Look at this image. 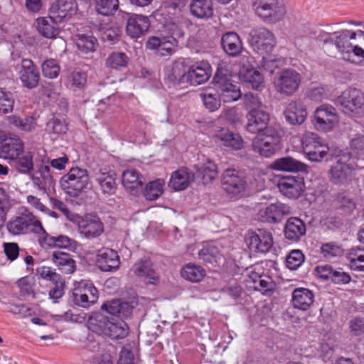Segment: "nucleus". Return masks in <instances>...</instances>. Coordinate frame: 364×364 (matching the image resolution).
Instances as JSON below:
<instances>
[{"label": "nucleus", "instance_id": "nucleus-42", "mask_svg": "<svg viewBox=\"0 0 364 364\" xmlns=\"http://www.w3.org/2000/svg\"><path fill=\"white\" fill-rule=\"evenodd\" d=\"M58 23L51 18L50 13H49L48 17H41L37 19V29L46 38H55L58 35V28L55 26V24Z\"/></svg>", "mask_w": 364, "mask_h": 364}, {"label": "nucleus", "instance_id": "nucleus-59", "mask_svg": "<svg viewBox=\"0 0 364 364\" xmlns=\"http://www.w3.org/2000/svg\"><path fill=\"white\" fill-rule=\"evenodd\" d=\"M96 9L102 15H111L119 9V0H97Z\"/></svg>", "mask_w": 364, "mask_h": 364}, {"label": "nucleus", "instance_id": "nucleus-52", "mask_svg": "<svg viewBox=\"0 0 364 364\" xmlns=\"http://www.w3.org/2000/svg\"><path fill=\"white\" fill-rule=\"evenodd\" d=\"M9 122L11 124L24 132H32L36 127V119L33 117L21 118L13 115L9 117Z\"/></svg>", "mask_w": 364, "mask_h": 364}, {"label": "nucleus", "instance_id": "nucleus-29", "mask_svg": "<svg viewBox=\"0 0 364 364\" xmlns=\"http://www.w3.org/2000/svg\"><path fill=\"white\" fill-rule=\"evenodd\" d=\"M247 118L248 122L246 125V129L250 133L258 134L270 127L268 126L269 121V114L264 109L255 112V113L247 114Z\"/></svg>", "mask_w": 364, "mask_h": 364}, {"label": "nucleus", "instance_id": "nucleus-56", "mask_svg": "<svg viewBox=\"0 0 364 364\" xmlns=\"http://www.w3.org/2000/svg\"><path fill=\"white\" fill-rule=\"evenodd\" d=\"M244 106L248 114L255 113V112L263 109L264 105L257 95L248 92L243 96Z\"/></svg>", "mask_w": 364, "mask_h": 364}, {"label": "nucleus", "instance_id": "nucleus-26", "mask_svg": "<svg viewBox=\"0 0 364 364\" xmlns=\"http://www.w3.org/2000/svg\"><path fill=\"white\" fill-rule=\"evenodd\" d=\"M149 26L147 16L132 14L127 22L126 33L132 38H139L147 32Z\"/></svg>", "mask_w": 364, "mask_h": 364}, {"label": "nucleus", "instance_id": "nucleus-17", "mask_svg": "<svg viewBox=\"0 0 364 364\" xmlns=\"http://www.w3.org/2000/svg\"><path fill=\"white\" fill-rule=\"evenodd\" d=\"M77 10V5L75 0H56L51 5L49 13L56 23H61L75 14Z\"/></svg>", "mask_w": 364, "mask_h": 364}, {"label": "nucleus", "instance_id": "nucleus-50", "mask_svg": "<svg viewBox=\"0 0 364 364\" xmlns=\"http://www.w3.org/2000/svg\"><path fill=\"white\" fill-rule=\"evenodd\" d=\"M198 257L208 263L216 262L221 255L219 248L213 244H207L199 251Z\"/></svg>", "mask_w": 364, "mask_h": 364}, {"label": "nucleus", "instance_id": "nucleus-19", "mask_svg": "<svg viewBox=\"0 0 364 364\" xmlns=\"http://www.w3.org/2000/svg\"><path fill=\"white\" fill-rule=\"evenodd\" d=\"M177 46L178 41L172 36H151L148 39L146 44L147 49L157 50L162 56L171 55Z\"/></svg>", "mask_w": 364, "mask_h": 364}, {"label": "nucleus", "instance_id": "nucleus-30", "mask_svg": "<svg viewBox=\"0 0 364 364\" xmlns=\"http://www.w3.org/2000/svg\"><path fill=\"white\" fill-rule=\"evenodd\" d=\"M284 114L286 120L292 125L301 124L307 116L305 106L301 102L296 101L288 104Z\"/></svg>", "mask_w": 364, "mask_h": 364}, {"label": "nucleus", "instance_id": "nucleus-38", "mask_svg": "<svg viewBox=\"0 0 364 364\" xmlns=\"http://www.w3.org/2000/svg\"><path fill=\"white\" fill-rule=\"evenodd\" d=\"M191 14L198 19H208L213 14L212 0H193L190 4Z\"/></svg>", "mask_w": 364, "mask_h": 364}, {"label": "nucleus", "instance_id": "nucleus-25", "mask_svg": "<svg viewBox=\"0 0 364 364\" xmlns=\"http://www.w3.org/2000/svg\"><path fill=\"white\" fill-rule=\"evenodd\" d=\"M213 139L219 145L229 147L232 149L240 150L243 147L242 137L226 128H220L215 130Z\"/></svg>", "mask_w": 364, "mask_h": 364}, {"label": "nucleus", "instance_id": "nucleus-28", "mask_svg": "<svg viewBox=\"0 0 364 364\" xmlns=\"http://www.w3.org/2000/svg\"><path fill=\"white\" fill-rule=\"evenodd\" d=\"M306 224L299 218L291 217L287 220L284 230V237L287 240L298 242L306 235Z\"/></svg>", "mask_w": 364, "mask_h": 364}, {"label": "nucleus", "instance_id": "nucleus-5", "mask_svg": "<svg viewBox=\"0 0 364 364\" xmlns=\"http://www.w3.org/2000/svg\"><path fill=\"white\" fill-rule=\"evenodd\" d=\"M350 154L346 153L339 156L328 172L330 181L338 186L348 184L353 178V167L349 163Z\"/></svg>", "mask_w": 364, "mask_h": 364}, {"label": "nucleus", "instance_id": "nucleus-16", "mask_svg": "<svg viewBox=\"0 0 364 364\" xmlns=\"http://www.w3.org/2000/svg\"><path fill=\"white\" fill-rule=\"evenodd\" d=\"M78 230L83 237L93 239L104 232V225L98 216L86 215L79 220Z\"/></svg>", "mask_w": 364, "mask_h": 364}, {"label": "nucleus", "instance_id": "nucleus-14", "mask_svg": "<svg viewBox=\"0 0 364 364\" xmlns=\"http://www.w3.org/2000/svg\"><path fill=\"white\" fill-rule=\"evenodd\" d=\"M131 271L137 278L147 284H156L159 280L151 260L147 257L138 259L134 264Z\"/></svg>", "mask_w": 364, "mask_h": 364}, {"label": "nucleus", "instance_id": "nucleus-12", "mask_svg": "<svg viewBox=\"0 0 364 364\" xmlns=\"http://www.w3.org/2000/svg\"><path fill=\"white\" fill-rule=\"evenodd\" d=\"M334 36L335 40L333 44L341 54L342 58L345 60L355 62V59L353 58V50H354L356 31L342 30L338 32H335Z\"/></svg>", "mask_w": 364, "mask_h": 364}, {"label": "nucleus", "instance_id": "nucleus-23", "mask_svg": "<svg viewBox=\"0 0 364 364\" xmlns=\"http://www.w3.org/2000/svg\"><path fill=\"white\" fill-rule=\"evenodd\" d=\"M24 144L18 137H10L0 142V157L7 160H16L23 154Z\"/></svg>", "mask_w": 364, "mask_h": 364}, {"label": "nucleus", "instance_id": "nucleus-57", "mask_svg": "<svg viewBox=\"0 0 364 364\" xmlns=\"http://www.w3.org/2000/svg\"><path fill=\"white\" fill-rule=\"evenodd\" d=\"M46 130L49 133L60 134L66 133L68 127L63 117L53 115L46 123Z\"/></svg>", "mask_w": 364, "mask_h": 364}, {"label": "nucleus", "instance_id": "nucleus-32", "mask_svg": "<svg viewBox=\"0 0 364 364\" xmlns=\"http://www.w3.org/2000/svg\"><path fill=\"white\" fill-rule=\"evenodd\" d=\"M142 176L139 172L134 169H127L122 175V184L126 189L132 195L138 194L143 186Z\"/></svg>", "mask_w": 364, "mask_h": 364}, {"label": "nucleus", "instance_id": "nucleus-47", "mask_svg": "<svg viewBox=\"0 0 364 364\" xmlns=\"http://www.w3.org/2000/svg\"><path fill=\"white\" fill-rule=\"evenodd\" d=\"M240 77L247 85L252 89H259L263 84V77L259 72L252 69L240 71Z\"/></svg>", "mask_w": 364, "mask_h": 364}, {"label": "nucleus", "instance_id": "nucleus-54", "mask_svg": "<svg viewBox=\"0 0 364 364\" xmlns=\"http://www.w3.org/2000/svg\"><path fill=\"white\" fill-rule=\"evenodd\" d=\"M322 256L326 259L341 257L343 254V250L341 245L335 242L323 243L320 248Z\"/></svg>", "mask_w": 364, "mask_h": 364}, {"label": "nucleus", "instance_id": "nucleus-9", "mask_svg": "<svg viewBox=\"0 0 364 364\" xmlns=\"http://www.w3.org/2000/svg\"><path fill=\"white\" fill-rule=\"evenodd\" d=\"M222 188L228 194L237 196L245 191L247 181L244 173L235 168H227L222 174Z\"/></svg>", "mask_w": 364, "mask_h": 364}, {"label": "nucleus", "instance_id": "nucleus-53", "mask_svg": "<svg viewBox=\"0 0 364 364\" xmlns=\"http://www.w3.org/2000/svg\"><path fill=\"white\" fill-rule=\"evenodd\" d=\"M164 181L161 179H157L149 182L145 187L144 195L146 199L154 200L163 193V186Z\"/></svg>", "mask_w": 364, "mask_h": 364}, {"label": "nucleus", "instance_id": "nucleus-49", "mask_svg": "<svg viewBox=\"0 0 364 364\" xmlns=\"http://www.w3.org/2000/svg\"><path fill=\"white\" fill-rule=\"evenodd\" d=\"M97 45V40L92 36L80 34L77 36L76 46L83 53H93Z\"/></svg>", "mask_w": 364, "mask_h": 364}, {"label": "nucleus", "instance_id": "nucleus-63", "mask_svg": "<svg viewBox=\"0 0 364 364\" xmlns=\"http://www.w3.org/2000/svg\"><path fill=\"white\" fill-rule=\"evenodd\" d=\"M304 261V255L299 250L291 251L286 259L287 267L291 270L298 269Z\"/></svg>", "mask_w": 364, "mask_h": 364}, {"label": "nucleus", "instance_id": "nucleus-8", "mask_svg": "<svg viewBox=\"0 0 364 364\" xmlns=\"http://www.w3.org/2000/svg\"><path fill=\"white\" fill-rule=\"evenodd\" d=\"M276 43L274 34L268 29L261 27L252 29L250 33V44L257 53L269 55Z\"/></svg>", "mask_w": 364, "mask_h": 364}, {"label": "nucleus", "instance_id": "nucleus-62", "mask_svg": "<svg viewBox=\"0 0 364 364\" xmlns=\"http://www.w3.org/2000/svg\"><path fill=\"white\" fill-rule=\"evenodd\" d=\"M60 70V65L55 59L46 60L42 65V73L46 77L55 78L58 76Z\"/></svg>", "mask_w": 364, "mask_h": 364}, {"label": "nucleus", "instance_id": "nucleus-4", "mask_svg": "<svg viewBox=\"0 0 364 364\" xmlns=\"http://www.w3.org/2000/svg\"><path fill=\"white\" fill-rule=\"evenodd\" d=\"M301 82L300 73L291 68L279 72L274 79L275 90L284 96L294 95L299 90Z\"/></svg>", "mask_w": 364, "mask_h": 364}, {"label": "nucleus", "instance_id": "nucleus-13", "mask_svg": "<svg viewBox=\"0 0 364 364\" xmlns=\"http://www.w3.org/2000/svg\"><path fill=\"white\" fill-rule=\"evenodd\" d=\"M98 291L90 282H82L73 292V302L80 306L88 308L97 302Z\"/></svg>", "mask_w": 364, "mask_h": 364}, {"label": "nucleus", "instance_id": "nucleus-15", "mask_svg": "<svg viewBox=\"0 0 364 364\" xmlns=\"http://www.w3.org/2000/svg\"><path fill=\"white\" fill-rule=\"evenodd\" d=\"M250 250L254 252L266 253L273 245L272 235L270 232L258 229L246 239Z\"/></svg>", "mask_w": 364, "mask_h": 364}, {"label": "nucleus", "instance_id": "nucleus-43", "mask_svg": "<svg viewBox=\"0 0 364 364\" xmlns=\"http://www.w3.org/2000/svg\"><path fill=\"white\" fill-rule=\"evenodd\" d=\"M96 180L104 193L112 194L117 189L115 173L100 171L97 174Z\"/></svg>", "mask_w": 364, "mask_h": 364}, {"label": "nucleus", "instance_id": "nucleus-61", "mask_svg": "<svg viewBox=\"0 0 364 364\" xmlns=\"http://www.w3.org/2000/svg\"><path fill=\"white\" fill-rule=\"evenodd\" d=\"M14 100L12 93L0 88V114H7L13 111Z\"/></svg>", "mask_w": 364, "mask_h": 364}, {"label": "nucleus", "instance_id": "nucleus-44", "mask_svg": "<svg viewBox=\"0 0 364 364\" xmlns=\"http://www.w3.org/2000/svg\"><path fill=\"white\" fill-rule=\"evenodd\" d=\"M108 326L107 331L105 336L112 339L124 338L128 334L129 327L127 324L121 319L118 320L112 318V321Z\"/></svg>", "mask_w": 364, "mask_h": 364}, {"label": "nucleus", "instance_id": "nucleus-55", "mask_svg": "<svg viewBox=\"0 0 364 364\" xmlns=\"http://www.w3.org/2000/svg\"><path fill=\"white\" fill-rule=\"evenodd\" d=\"M129 58L124 53L113 52L106 59V65L108 68L118 69L126 67Z\"/></svg>", "mask_w": 364, "mask_h": 364}, {"label": "nucleus", "instance_id": "nucleus-6", "mask_svg": "<svg viewBox=\"0 0 364 364\" xmlns=\"http://www.w3.org/2000/svg\"><path fill=\"white\" fill-rule=\"evenodd\" d=\"M253 7L257 14L269 23L280 21L285 14L284 4L279 0H254Z\"/></svg>", "mask_w": 364, "mask_h": 364}, {"label": "nucleus", "instance_id": "nucleus-33", "mask_svg": "<svg viewBox=\"0 0 364 364\" xmlns=\"http://www.w3.org/2000/svg\"><path fill=\"white\" fill-rule=\"evenodd\" d=\"M193 179V173L187 168H181L172 173L168 186L174 191H183L190 186Z\"/></svg>", "mask_w": 364, "mask_h": 364}, {"label": "nucleus", "instance_id": "nucleus-60", "mask_svg": "<svg viewBox=\"0 0 364 364\" xmlns=\"http://www.w3.org/2000/svg\"><path fill=\"white\" fill-rule=\"evenodd\" d=\"M336 200L340 208L348 213H352L356 208L355 200L348 192L338 193Z\"/></svg>", "mask_w": 364, "mask_h": 364}, {"label": "nucleus", "instance_id": "nucleus-24", "mask_svg": "<svg viewBox=\"0 0 364 364\" xmlns=\"http://www.w3.org/2000/svg\"><path fill=\"white\" fill-rule=\"evenodd\" d=\"M96 262L99 268L103 272L115 271L119 267V256L112 249L102 248L97 252Z\"/></svg>", "mask_w": 364, "mask_h": 364}, {"label": "nucleus", "instance_id": "nucleus-34", "mask_svg": "<svg viewBox=\"0 0 364 364\" xmlns=\"http://www.w3.org/2000/svg\"><path fill=\"white\" fill-rule=\"evenodd\" d=\"M314 302V293L306 288H296L292 292L291 303L295 309L306 311Z\"/></svg>", "mask_w": 364, "mask_h": 364}, {"label": "nucleus", "instance_id": "nucleus-18", "mask_svg": "<svg viewBox=\"0 0 364 364\" xmlns=\"http://www.w3.org/2000/svg\"><path fill=\"white\" fill-rule=\"evenodd\" d=\"M18 75L24 87L32 89L38 85L39 73L31 60L26 58L21 60Z\"/></svg>", "mask_w": 364, "mask_h": 364}, {"label": "nucleus", "instance_id": "nucleus-35", "mask_svg": "<svg viewBox=\"0 0 364 364\" xmlns=\"http://www.w3.org/2000/svg\"><path fill=\"white\" fill-rule=\"evenodd\" d=\"M274 170L289 172H307L308 166L291 157H282L276 159L272 164Z\"/></svg>", "mask_w": 364, "mask_h": 364}, {"label": "nucleus", "instance_id": "nucleus-31", "mask_svg": "<svg viewBox=\"0 0 364 364\" xmlns=\"http://www.w3.org/2000/svg\"><path fill=\"white\" fill-rule=\"evenodd\" d=\"M38 239L40 244L43 247H53L63 249L72 250L76 246V242L66 235L50 236L46 231L41 233Z\"/></svg>", "mask_w": 364, "mask_h": 364}, {"label": "nucleus", "instance_id": "nucleus-3", "mask_svg": "<svg viewBox=\"0 0 364 364\" xmlns=\"http://www.w3.org/2000/svg\"><path fill=\"white\" fill-rule=\"evenodd\" d=\"M89 176L86 169L73 167L60 179V186L70 196H77L86 188Z\"/></svg>", "mask_w": 364, "mask_h": 364}, {"label": "nucleus", "instance_id": "nucleus-40", "mask_svg": "<svg viewBox=\"0 0 364 364\" xmlns=\"http://www.w3.org/2000/svg\"><path fill=\"white\" fill-rule=\"evenodd\" d=\"M112 318L109 319L107 316L102 313H95L91 315L88 319V328L100 335H105L108 328V324L110 323Z\"/></svg>", "mask_w": 364, "mask_h": 364}, {"label": "nucleus", "instance_id": "nucleus-45", "mask_svg": "<svg viewBox=\"0 0 364 364\" xmlns=\"http://www.w3.org/2000/svg\"><path fill=\"white\" fill-rule=\"evenodd\" d=\"M252 146L255 152L264 157H270L281 149V146L264 141L262 139H253Z\"/></svg>", "mask_w": 364, "mask_h": 364}, {"label": "nucleus", "instance_id": "nucleus-7", "mask_svg": "<svg viewBox=\"0 0 364 364\" xmlns=\"http://www.w3.org/2000/svg\"><path fill=\"white\" fill-rule=\"evenodd\" d=\"M337 102L346 114H364V94L360 90L353 88L344 91Z\"/></svg>", "mask_w": 364, "mask_h": 364}, {"label": "nucleus", "instance_id": "nucleus-1", "mask_svg": "<svg viewBox=\"0 0 364 364\" xmlns=\"http://www.w3.org/2000/svg\"><path fill=\"white\" fill-rule=\"evenodd\" d=\"M6 229L14 236L26 235L31 232L41 235L45 233L41 222L27 209L13 216L6 223Z\"/></svg>", "mask_w": 364, "mask_h": 364}, {"label": "nucleus", "instance_id": "nucleus-20", "mask_svg": "<svg viewBox=\"0 0 364 364\" xmlns=\"http://www.w3.org/2000/svg\"><path fill=\"white\" fill-rule=\"evenodd\" d=\"M291 208L281 202L271 203L259 211V218L262 221L269 223H278L284 215L291 214Z\"/></svg>", "mask_w": 364, "mask_h": 364}, {"label": "nucleus", "instance_id": "nucleus-36", "mask_svg": "<svg viewBox=\"0 0 364 364\" xmlns=\"http://www.w3.org/2000/svg\"><path fill=\"white\" fill-rule=\"evenodd\" d=\"M221 46L230 56H237L242 50V43L240 36L235 32H227L221 38Z\"/></svg>", "mask_w": 364, "mask_h": 364}, {"label": "nucleus", "instance_id": "nucleus-51", "mask_svg": "<svg viewBox=\"0 0 364 364\" xmlns=\"http://www.w3.org/2000/svg\"><path fill=\"white\" fill-rule=\"evenodd\" d=\"M16 162V170L23 174H30L34 169L33 155L31 152H26L21 157H18Z\"/></svg>", "mask_w": 364, "mask_h": 364}, {"label": "nucleus", "instance_id": "nucleus-2", "mask_svg": "<svg viewBox=\"0 0 364 364\" xmlns=\"http://www.w3.org/2000/svg\"><path fill=\"white\" fill-rule=\"evenodd\" d=\"M230 72L220 68L217 70L213 80L214 88L220 100L230 102L237 100L241 97L240 88L232 84Z\"/></svg>", "mask_w": 364, "mask_h": 364}, {"label": "nucleus", "instance_id": "nucleus-37", "mask_svg": "<svg viewBox=\"0 0 364 364\" xmlns=\"http://www.w3.org/2000/svg\"><path fill=\"white\" fill-rule=\"evenodd\" d=\"M101 309L112 316L121 318L128 317L132 312V307L128 302L114 299L102 305Z\"/></svg>", "mask_w": 364, "mask_h": 364}, {"label": "nucleus", "instance_id": "nucleus-64", "mask_svg": "<svg viewBox=\"0 0 364 364\" xmlns=\"http://www.w3.org/2000/svg\"><path fill=\"white\" fill-rule=\"evenodd\" d=\"M87 82V74L85 72L73 71L68 77L69 86L73 90L82 89Z\"/></svg>", "mask_w": 364, "mask_h": 364}, {"label": "nucleus", "instance_id": "nucleus-10", "mask_svg": "<svg viewBox=\"0 0 364 364\" xmlns=\"http://www.w3.org/2000/svg\"><path fill=\"white\" fill-rule=\"evenodd\" d=\"M304 154L312 161H321L328 151V147L315 133L309 132L302 138Z\"/></svg>", "mask_w": 364, "mask_h": 364}, {"label": "nucleus", "instance_id": "nucleus-41", "mask_svg": "<svg viewBox=\"0 0 364 364\" xmlns=\"http://www.w3.org/2000/svg\"><path fill=\"white\" fill-rule=\"evenodd\" d=\"M200 178L203 184L212 182L218 176V168L216 164L208 160L205 164L198 167L194 177Z\"/></svg>", "mask_w": 364, "mask_h": 364}, {"label": "nucleus", "instance_id": "nucleus-27", "mask_svg": "<svg viewBox=\"0 0 364 364\" xmlns=\"http://www.w3.org/2000/svg\"><path fill=\"white\" fill-rule=\"evenodd\" d=\"M165 81L169 87L188 83L187 66L182 62H175L165 70Z\"/></svg>", "mask_w": 364, "mask_h": 364}, {"label": "nucleus", "instance_id": "nucleus-39", "mask_svg": "<svg viewBox=\"0 0 364 364\" xmlns=\"http://www.w3.org/2000/svg\"><path fill=\"white\" fill-rule=\"evenodd\" d=\"M52 261L58 267L59 269L65 274H72L75 272V262L70 255L61 252L55 251L52 255Z\"/></svg>", "mask_w": 364, "mask_h": 364}, {"label": "nucleus", "instance_id": "nucleus-22", "mask_svg": "<svg viewBox=\"0 0 364 364\" xmlns=\"http://www.w3.org/2000/svg\"><path fill=\"white\" fill-rule=\"evenodd\" d=\"M211 75V67L207 61L196 62L187 67L188 83L193 85L206 82Z\"/></svg>", "mask_w": 364, "mask_h": 364}, {"label": "nucleus", "instance_id": "nucleus-46", "mask_svg": "<svg viewBox=\"0 0 364 364\" xmlns=\"http://www.w3.org/2000/svg\"><path fill=\"white\" fill-rule=\"evenodd\" d=\"M181 274L183 278L188 281L198 282L204 277L205 271L199 265L193 263H188L182 268Z\"/></svg>", "mask_w": 364, "mask_h": 364}, {"label": "nucleus", "instance_id": "nucleus-21", "mask_svg": "<svg viewBox=\"0 0 364 364\" xmlns=\"http://www.w3.org/2000/svg\"><path fill=\"white\" fill-rule=\"evenodd\" d=\"M279 191L289 198H298L304 191V183L299 176L282 178L278 183Z\"/></svg>", "mask_w": 364, "mask_h": 364}, {"label": "nucleus", "instance_id": "nucleus-11", "mask_svg": "<svg viewBox=\"0 0 364 364\" xmlns=\"http://www.w3.org/2000/svg\"><path fill=\"white\" fill-rule=\"evenodd\" d=\"M338 122V116L335 107L324 104L317 107L314 112V127L319 131L331 130Z\"/></svg>", "mask_w": 364, "mask_h": 364}, {"label": "nucleus", "instance_id": "nucleus-48", "mask_svg": "<svg viewBox=\"0 0 364 364\" xmlns=\"http://www.w3.org/2000/svg\"><path fill=\"white\" fill-rule=\"evenodd\" d=\"M351 269L356 271H364V247L352 248L347 255Z\"/></svg>", "mask_w": 364, "mask_h": 364}, {"label": "nucleus", "instance_id": "nucleus-58", "mask_svg": "<svg viewBox=\"0 0 364 364\" xmlns=\"http://www.w3.org/2000/svg\"><path fill=\"white\" fill-rule=\"evenodd\" d=\"M254 139H262L264 141L271 142L281 146V135L279 132L272 126L257 134V136H255Z\"/></svg>", "mask_w": 364, "mask_h": 364}]
</instances>
